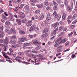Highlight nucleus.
<instances>
[{"label": "nucleus", "mask_w": 77, "mask_h": 77, "mask_svg": "<svg viewBox=\"0 0 77 77\" xmlns=\"http://www.w3.org/2000/svg\"><path fill=\"white\" fill-rule=\"evenodd\" d=\"M9 50H10V53H12L13 52V50L12 49L10 48L9 49Z\"/></svg>", "instance_id": "0e129e2a"}, {"label": "nucleus", "mask_w": 77, "mask_h": 77, "mask_svg": "<svg viewBox=\"0 0 77 77\" xmlns=\"http://www.w3.org/2000/svg\"><path fill=\"white\" fill-rule=\"evenodd\" d=\"M11 47L12 48H17V45H12Z\"/></svg>", "instance_id": "e433bc0d"}, {"label": "nucleus", "mask_w": 77, "mask_h": 77, "mask_svg": "<svg viewBox=\"0 0 77 77\" xmlns=\"http://www.w3.org/2000/svg\"><path fill=\"white\" fill-rule=\"evenodd\" d=\"M16 38H17V36L15 35H14L11 37V39H15Z\"/></svg>", "instance_id": "c85d7f7f"}, {"label": "nucleus", "mask_w": 77, "mask_h": 77, "mask_svg": "<svg viewBox=\"0 0 77 77\" xmlns=\"http://www.w3.org/2000/svg\"><path fill=\"white\" fill-rule=\"evenodd\" d=\"M48 2H47V1H45L44 2V5H45V6H47L48 5Z\"/></svg>", "instance_id": "cd10ccee"}, {"label": "nucleus", "mask_w": 77, "mask_h": 77, "mask_svg": "<svg viewBox=\"0 0 77 77\" xmlns=\"http://www.w3.org/2000/svg\"><path fill=\"white\" fill-rule=\"evenodd\" d=\"M67 22H68V24H70V23H71V21L70 20H69V19H68Z\"/></svg>", "instance_id": "338daca9"}, {"label": "nucleus", "mask_w": 77, "mask_h": 77, "mask_svg": "<svg viewBox=\"0 0 77 77\" xmlns=\"http://www.w3.org/2000/svg\"><path fill=\"white\" fill-rule=\"evenodd\" d=\"M44 16L43 15H41L39 16V18L40 20H42L44 18Z\"/></svg>", "instance_id": "a878e982"}, {"label": "nucleus", "mask_w": 77, "mask_h": 77, "mask_svg": "<svg viewBox=\"0 0 77 77\" xmlns=\"http://www.w3.org/2000/svg\"><path fill=\"white\" fill-rule=\"evenodd\" d=\"M32 57L33 59H35V58L36 57V55H35L34 54H32Z\"/></svg>", "instance_id": "09e8293b"}, {"label": "nucleus", "mask_w": 77, "mask_h": 77, "mask_svg": "<svg viewBox=\"0 0 77 77\" xmlns=\"http://www.w3.org/2000/svg\"><path fill=\"white\" fill-rule=\"evenodd\" d=\"M29 36L30 38H33V35H29Z\"/></svg>", "instance_id": "e2e57ef3"}, {"label": "nucleus", "mask_w": 77, "mask_h": 77, "mask_svg": "<svg viewBox=\"0 0 77 77\" xmlns=\"http://www.w3.org/2000/svg\"><path fill=\"white\" fill-rule=\"evenodd\" d=\"M62 50V49L60 48V49H58L57 51V52H60Z\"/></svg>", "instance_id": "69168bd1"}, {"label": "nucleus", "mask_w": 77, "mask_h": 77, "mask_svg": "<svg viewBox=\"0 0 77 77\" xmlns=\"http://www.w3.org/2000/svg\"><path fill=\"white\" fill-rule=\"evenodd\" d=\"M5 24L6 26H10L11 24V22L9 21H7L5 22Z\"/></svg>", "instance_id": "f3484780"}, {"label": "nucleus", "mask_w": 77, "mask_h": 77, "mask_svg": "<svg viewBox=\"0 0 77 77\" xmlns=\"http://www.w3.org/2000/svg\"><path fill=\"white\" fill-rule=\"evenodd\" d=\"M49 31V29L48 28H46L44 29V30L43 31V33H47V32H48Z\"/></svg>", "instance_id": "a211bd4d"}, {"label": "nucleus", "mask_w": 77, "mask_h": 77, "mask_svg": "<svg viewBox=\"0 0 77 77\" xmlns=\"http://www.w3.org/2000/svg\"><path fill=\"white\" fill-rule=\"evenodd\" d=\"M48 33H46L44 34H43L41 37L42 38H47L48 36Z\"/></svg>", "instance_id": "f8f14e48"}, {"label": "nucleus", "mask_w": 77, "mask_h": 77, "mask_svg": "<svg viewBox=\"0 0 77 77\" xmlns=\"http://www.w3.org/2000/svg\"><path fill=\"white\" fill-rule=\"evenodd\" d=\"M32 53H38V51H36L35 50H33L32 51Z\"/></svg>", "instance_id": "680f3d73"}, {"label": "nucleus", "mask_w": 77, "mask_h": 77, "mask_svg": "<svg viewBox=\"0 0 77 77\" xmlns=\"http://www.w3.org/2000/svg\"><path fill=\"white\" fill-rule=\"evenodd\" d=\"M46 10H50L51 9V8L49 6L47 7H46Z\"/></svg>", "instance_id": "a18cd8bd"}, {"label": "nucleus", "mask_w": 77, "mask_h": 77, "mask_svg": "<svg viewBox=\"0 0 77 77\" xmlns=\"http://www.w3.org/2000/svg\"><path fill=\"white\" fill-rule=\"evenodd\" d=\"M32 44L31 43H26L24 44V45L23 46V48L24 49L26 48H27V46H29Z\"/></svg>", "instance_id": "20e7f679"}, {"label": "nucleus", "mask_w": 77, "mask_h": 77, "mask_svg": "<svg viewBox=\"0 0 77 77\" xmlns=\"http://www.w3.org/2000/svg\"><path fill=\"white\" fill-rule=\"evenodd\" d=\"M60 44H59V42L58 43H57L56 44H55L54 45V46L55 47H57L58 46H59V45H60Z\"/></svg>", "instance_id": "58836bf2"}, {"label": "nucleus", "mask_w": 77, "mask_h": 77, "mask_svg": "<svg viewBox=\"0 0 77 77\" xmlns=\"http://www.w3.org/2000/svg\"><path fill=\"white\" fill-rule=\"evenodd\" d=\"M41 47L40 46H38L35 48V49H36V50H39Z\"/></svg>", "instance_id": "ea45409f"}, {"label": "nucleus", "mask_w": 77, "mask_h": 77, "mask_svg": "<svg viewBox=\"0 0 77 77\" xmlns=\"http://www.w3.org/2000/svg\"><path fill=\"white\" fill-rule=\"evenodd\" d=\"M7 47V45H4V51H7V48H6V47Z\"/></svg>", "instance_id": "c9c22d12"}, {"label": "nucleus", "mask_w": 77, "mask_h": 77, "mask_svg": "<svg viewBox=\"0 0 77 77\" xmlns=\"http://www.w3.org/2000/svg\"><path fill=\"white\" fill-rule=\"evenodd\" d=\"M64 5L66 6H68V1L67 0H65L64 2Z\"/></svg>", "instance_id": "bb28decb"}, {"label": "nucleus", "mask_w": 77, "mask_h": 77, "mask_svg": "<svg viewBox=\"0 0 77 77\" xmlns=\"http://www.w3.org/2000/svg\"><path fill=\"white\" fill-rule=\"evenodd\" d=\"M9 21H14V19L13 18H11L9 17L8 18Z\"/></svg>", "instance_id": "2f4dec72"}, {"label": "nucleus", "mask_w": 77, "mask_h": 77, "mask_svg": "<svg viewBox=\"0 0 77 77\" xmlns=\"http://www.w3.org/2000/svg\"><path fill=\"white\" fill-rule=\"evenodd\" d=\"M71 18H72V15H69L67 18V19H71Z\"/></svg>", "instance_id": "8fccbe9b"}, {"label": "nucleus", "mask_w": 77, "mask_h": 77, "mask_svg": "<svg viewBox=\"0 0 77 77\" xmlns=\"http://www.w3.org/2000/svg\"><path fill=\"white\" fill-rule=\"evenodd\" d=\"M77 20L76 19L72 23V24H75V23H77Z\"/></svg>", "instance_id": "de8ad7c7"}, {"label": "nucleus", "mask_w": 77, "mask_h": 77, "mask_svg": "<svg viewBox=\"0 0 77 77\" xmlns=\"http://www.w3.org/2000/svg\"><path fill=\"white\" fill-rule=\"evenodd\" d=\"M29 51H30L29 50L28 51H25V53H26V54H28V53H29Z\"/></svg>", "instance_id": "052dcab7"}, {"label": "nucleus", "mask_w": 77, "mask_h": 77, "mask_svg": "<svg viewBox=\"0 0 77 77\" xmlns=\"http://www.w3.org/2000/svg\"><path fill=\"white\" fill-rule=\"evenodd\" d=\"M5 31L6 32H7L8 34H11L12 33V30L11 31L10 30L6 29L5 30Z\"/></svg>", "instance_id": "6ab92c4d"}, {"label": "nucleus", "mask_w": 77, "mask_h": 77, "mask_svg": "<svg viewBox=\"0 0 77 77\" xmlns=\"http://www.w3.org/2000/svg\"><path fill=\"white\" fill-rule=\"evenodd\" d=\"M35 4H33V3H31L30 4V6H35Z\"/></svg>", "instance_id": "bf43d9fd"}, {"label": "nucleus", "mask_w": 77, "mask_h": 77, "mask_svg": "<svg viewBox=\"0 0 77 77\" xmlns=\"http://www.w3.org/2000/svg\"><path fill=\"white\" fill-rule=\"evenodd\" d=\"M0 33H2V34H4V32L3 30L0 29Z\"/></svg>", "instance_id": "5fc2aeb1"}, {"label": "nucleus", "mask_w": 77, "mask_h": 77, "mask_svg": "<svg viewBox=\"0 0 77 77\" xmlns=\"http://www.w3.org/2000/svg\"><path fill=\"white\" fill-rule=\"evenodd\" d=\"M66 14L65 13H64L63 14L62 17V20L64 21L65 19H66Z\"/></svg>", "instance_id": "1a4fd4ad"}, {"label": "nucleus", "mask_w": 77, "mask_h": 77, "mask_svg": "<svg viewBox=\"0 0 77 77\" xmlns=\"http://www.w3.org/2000/svg\"><path fill=\"white\" fill-rule=\"evenodd\" d=\"M66 41V38L63 39L61 41L59 42V44H61L65 43Z\"/></svg>", "instance_id": "9d476101"}, {"label": "nucleus", "mask_w": 77, "mask_h": 77, "mask_svg": "<svg viewBox=\"0 0 77 77\" xmlns=\"http://www.w3.org/2000/svg\"><path fill=\"white\" fill-rule=\"evenodd\" d=\"M23 6H24V4H22L20 5V7L18 6V7H16V9H17V8H18V9H21V8H23Z\"/></svg>", "instance_id": "aec40b11"}, {"label": "nucleus", "mask_w": 77, "mask_h": 77, "mask_svg": "<svg viewBox=\"0 0 77 77\" xmlns=\"http://www.w3.org/2000/svg\"><path fill=\"white\" fill-rule=\"evenodd\" d=\"M71 7L72 8L73 7V6H74V2H72L71 3Z\"/></svg>", "instance_id": "4d7b16f0"}, {"label": "nucleus", "mask_w": 77, "mask_h": 77, "mask_svg": "<svg viewBox=\"0 0 77 77\" xmlns=\"http://www.w3.org/2000/svg\"><path fill=\"white\" fill-rule=\"evenodd\" d=\"M77 17V14H75L72 17V20H75Z\"/></svg>", "instance_id": "412c9836"}, {"label": "nucleus", "mask_w": 77, "mask_h": 77, "mask_svg": "<svg viewBox=\"0 0 77 77\" xmlns=\"http://www.w3.org/2000/svg\"><path fill=\"white\" fill-rule=\"evenodd\" d=\"M52 2L55 6H58V4L56 2H55L54 1H53Z\"/></svg>", "instance_id": "79ce46f5"}, {"label": "nucleus", "mask_w": 77, "mask_h": 77, "mask_svg": "<svg viewBox=\"0 0 77 77\" xmlns=\"http://www.w3.org/2000/svg\"><path fill=\"white\" fill-rule=\"evenodd\" d=\"M24 9L26 11H28L29 9V7L27 5H26L24 8Z\"/></svg>", "instance_id": "dca6fc26"}, {"label": "nucleus", "mask_w": 77, "mask_h": 77, "mask_svg": "<svg viewBox=\"0 0 77 77\" xmlns=\"http://www.w3.org/2000/svg\"><path fill=\"white\" fill-rule=\"evenodd\" d=\"M32 42L33 44H39V45H40V44H41V42H39L38 40L37 39L33 40H32Z\"/></svg>", "instance_id": "7ed1b4c3"}, {"label": "nucleus", "mask_w": 77, "mask_h": 77, "mask_svg": "<svg viewBox=\"0 0 77 77\" xmlns=\"http://www.w3.org/2000/svg\"><path fill=\"white\" fill-rule=\"evenodd\" d=\"M56 30H54L53 31V33H51L52 35H54L56 33Z\"/></svg>", "instance_id": "a19ab883"}, {"label": "nucleus", "mask_w": 77, "mask_h": 77, "mask_svg": "<svg viewBox=\"0 0 77 77\" xmlns=\"http://www.w3.org/2000/svg\"><path fill=\"white\" fill-rule=\"evenodd\" d=\"M75 27V25H72L70 27L71 29H72Z\"/></svg>", "instance_id": "6e6d98bb"}, {"label": "nucleus", "mask_w": 77, "mask_h": 77, "mask_svg": "<svg viewBox=\"0 0 77 77\" xmlns=\"http://www.w3.org/2000/svg\"><path fill=\"white\" fill-rule=\"evenodd\" d=\"M35 12L36 14H39L40 12V11L39 10H36L35 11Z\"/></svg>", "instance_id": "49530a36"}, {"label": "nucleus", "mask_w": 77, "mask_h": 77, "mask_svg": "<svg viewBox=\"0 0 77 77\" xmlns=\"http://www.w3.org/2000/svg\"><path fill=\"white\" fill-rule=\"evenodd\" d=\"M30 2L34 3H36V0H30Z\"/></svg>", "instance_id": "72a5a7b5"}, {"label": "nucleus", "mask_w": 77, "mask_h": 77, "mask_svg": "<svg viewBox=\"0 0 77 77\" xmlns=\"http://www.w3.org/2000/svg\"><path fill=\"white\" fill-rule=\"evenodd\" d=\"M2 17L3 19L5 20H8V17L5 16L3 14H2Z\"/></svg>", "instance_id": "4be33fe9"}, {"label": "nucleus", "mask_w": 77, "mask_h": 77, "mask_svg": "<svg viewBox=\"0 0 77 77\" xmlns=\"http://www.w3.org/2000/svg\"><path fill=\"white\" fill-rule=\"evenodd\" d=\"M4 44L6 45L9 44V38L8 37H6L5 39H4Z\"/></svg>", "instance_id": "423d86ee"}, {"label": "nucleus", "mask_w": 77, "mask_h": 77, "mask_svg": "<svg viewBox=\"0 0 77 77\" xmlns=\"http://www.w3.org/2000/svg\"><path fill=\"white\" fill-rule=\"evenodd\" d=\"M53 15H55L54 17L55 18H57L58 21H59V20H60V18H61V15L59 14L58 15V14H57V12H56V11H54Z\"/></svg>", "instance_id": "f257e3e1"}, {"label": "nucleus", "mask_w": 77, "mask_h": 77, "mask_svg": "<svg viewBox=\"0 0 77 77\" xmlns=\"http://www.w3.org/2000/svg\"><path fill=\"white\" fill-rule=\"evenodd\" d=\"M41 58L37 59V62H40V61H41Z\"/></svg>", "instance_id": "864d4df0"}, {"label": "nucleus", "mask_w": 77, "mask_h": 77, "mask_svg": "<svg viewBox=\"0 0 77 77\" xmlns=\"http://www.w3.org/2000/svg\"><path fill=\"white\" fill-rule=\"evenodd\" d=\"M60 7L61 8H64V5L61 4L60 5Z\"/></svg>", "instance_id": "c03bdc74"}, {"label": "nucleus", "mask_w": 77, "mask_h": 77, "mask_svg": "<svg viewBox=\"0 0 77 77\" xmlns=\"http://www.w3.org/2000/svg\"><path fill=\"white\" fill-rule=\"evenodd\" d=\"M57 2L58 3H59V4H60V3H61V2H60V0H56Z\"/></svg>", "instance_id": "13d9d810"}, {"label": "nucleus", "mask_w": 77, "mask_h": 77, "mask_svg": "<svg viewBox=\"0 0 77 77\" xmlns=\"http://www.w3.org/2000/svg\"><path fill=\"white\" fill-rule=\"evenodd\" d=\"M67 8L69 12H71L72 11V8L69 6H68Z\"/></svg>", "instance_id": "b1692460"}, {"label": "nucleus", "mask_w": 77, "mask_h": 77, "mask_svg": "<svg viewBox=\"0 0 77 77\" xmlns=\"http://www.w3.org/2000/svg\"><path fill=\"white\" fill-rule=\"evenodd\" d=\"M21 21L22 23H23V24H25V23H26V20L25 19H23Z\"/></svg>", "instance_id": "473e14b6"}, {"label": "nucleus", "mask_w": 77, "mask_h": 77, "mask_svg": "<svg viewBox=\"0 0 77 77\" xmlns=\"http://www.w3.org/2000/svg\"><path fill=\"white\" fill-rule=\"evenodd\" d=\"M19 32L21 34H25V32L22 30L19 31Z\"/></svg>", "instance_id": "7c9ffc66"}, {"label": "nucleus", "mask_w": 77, "mask_h": 77, "mask_svg": "<svg viewBox=\"0 0 77 77\" xmlns=\"http://www.w3.org/2000/svg\"><path fill=\"white\" fill-rule=\"evenodd\" d=\"M54 10H57V7L56 6H55L53 8Z\"/></svg>", "instance_id": "603ef678"}, {"label": "nucleus", "mask_w": 77, "mask_h": 77, "mask_svg": "<svg viewBox=\"0 0 77 77\" xmlns=\"http://www.w3.org/2000/svg\"><path fill=\"white\" fill-rule=\"evenodd\" d=\"M24 13H20L19 15V17L21 19H23L25 17V15L24 14Z\"/></svg>", "instance_id": "0eeeda50"}, {"label": "nucleus", "mask_w": 77, "mask_h": 77, "mask_svg": "<svg viewBox=\"0 0 77 77\" xmlns=\"http://www.w3.org/2000/svg\"><path fill=\"white\" fill-rule=\"evenodd\" d=\"M69 44V42L67 41L65 44V46H67Z\"/></svg>", "instance_id": "4c0bfd02"}, {"label": "nucleus", "mask_w": 77, "mask_h": 77, "mask_svg": "<svg viewBox=\"0 0 77 77\" xmlns=\"http://www.w3.org/2000/svg\"><path fill=\"white\" fill-rule=\"evenodd\" d=\"M59 22H57L56 23H55V25L56 26H59Z\"/></svg>", "instance_id": "774afa93"}, {"label": "nucleus", "mask_w": 77, "mask_h": 77, "mask_svg": "<svg viewBox=\"0 0 77 77\" xmlns=\"http://www.w3.org/2000/svg\"><path fill=\"white\" fill-rule=\"evenodd\" d=\"M16 21L17 23H18V25H19L20 26L21 25V21H20V20L17 19L16 20Z\"/></svg>", "instance_id": "2eb2a0df"}, {"label": "nucleus", "mask_w": 77, "mask_h": 77, "mask_svg": "<svg viewBox=\"0 0 77 77\" xmlns=\"http://www.w3.org/2000/svg\"><path fill=\"white\" fill-rule=\"evenodd\" d=\"M38 30V28H37V27H36V25H33L31 26V28L29 30V32H31V31H34V30L37 31Z\"/></svg>", "instance_id": "f03ea898"}, {"label": "nucleus", "mask_w": 77, "mask_h": 77, "mask_svg": "<svg viewBox=\"0 0 77 77\" xmlns=\"http://www.w3.org/2000/svg\"><path fill=\"white\" fill-rule=\"evenodd\" d=\"M15 59L16 61H18V62H21V60H20L19 58H16Z\"/></svg>", "instance_id": "f704fd0d"}, {"label": "nucleus", "mask_w": 77, "mask_h": 77, "mask_svg": "<svg viewBox=\"0 0 77 77\" xmlns=\"http://www.w3.org/2000/svg\"><path fill=\"white\" fill-rule=\"evenodd\" d=\"M4 39H1L0 40V43H3V42L4 43Z\"/></svg>", "instance_id": "37998d69"}, {"label": "nucleus", "mask_w": 77, "mask_h": 77, "mask_svg": "<svg viewBox=\"0 0 77 77\" xmlns=\"http://www.w3.org/2000/svg\"><path fill=\"white\" fill-rule=\"evenodd\" d=\"M19 40L22 42H24L25 41H27V38L24 36H22V38H19Z\"/></svg>", "instance_id": "39448f33"}, {"label": "nucleus", "mask_w": 77, "mask_h": 77, "mask_svg": "<svg viewBox=\"0 0 77 77\" xmlns=\"http://www.w3.org/2000/svg\"><path fill=\"white\" fill-rule=\"evenodd\" d=\"M50 19H51L50 14H47V18H46L47 20H48V21H49V20H50Z\"/></svg>", "instance_id": "9b49d317"}, {"label": "nucleus", "mask_w": 77, "mask_h": 77, "mask_svg": "<svg viewBox=\"0 0 77 77\" xmlns=\"http://www.w3.org/2000/svg\"><path fill=\"white\" fill-rule=\"evenodd\" d=\"M32 25V21L30 20L28 21L26 23V25L28 27H30Z\"/></svg>", "instance_id": "6e6552de"}, {"label": "nucleus", "mask_w": 77, "mask_h": 77, "mask_svg": "<svg viewBox=\"0 0 77 77\" xmlns=\"http://www.w3.org/2000/svg\"><path fill=\"white\" fill-rule=\"evenodd\" d=\"M16 42L15 40H11L9 42V43L10 44H15Z\"/></svg>", "instance_id": "5701e85b"}, {"label": "nucleus", "mask_w": 77, "mask_h": 77, "mask_svg": "<svg viewBox=\"0 0 77 77\" xmlns=\"http://www.w3.org/2000/svg\"><path fill=\"white\" fill-rule=\"evenodd\" d=\"M0 37L1 38H3L4 37V35H3V34H0Z\"/></svg>", "instance_id": "3c124183"}, {"label": "nucleus", "mask_w": 77, "mask_h": 77, "mask_svg": "<svg viewBox=\"0 0 77 77\" xmlns=\"http://www.w3.org/2000/svg\"><path fill=\"white\" fill-rule=\"evenodd\" d=\"M11 33H12V34L14 35L16 34V31L14 29L12 28H11Z\"/></svg>", "instance_id": "4468645a"}, {"label": "nucleus", "mask_w": 77, "mask_h": 77, "mask_svg": "<svg viewBox=\"0 0 77 77\" xmlns=\"http://www.w3.org/2000/svg\"><path fill=\"white\" fill-rule=\"evenodd\" d=\"M17 54L20 56H23L24 54V53L23 52H19Z\"/></svg>", "instance_id": "393cba45"}, {"label": "nucleus", "mask_w": 77, "mask_h": 77, "mask_svg": "<svg viewBox=\"0 0 77 77\" xmlns=\"http://www.w3.org/2000/svg\"><path fill=\"white\" fill-rule=\"evenodd\" d=\"M74 33V32H72L71 33L69 34L68 35V36H69V37H70V36H71L72 35V34Z\"/></svg>", "instance_id": "c756f323"}, {"label": "nucleus", "mask_w": 77, "mask_h": 77, "mask_svg": "<svg viewBox=\"0 0 77 77\" xmlns=\"http://www.w3.org/2000/svg\"><path fill=\"white\" fill-rule=\"evenodd\" d=\"M37 6L38 8H42L44 6V4L41 3L40 5H37Z\"/></svg>", "instance_id": "ddd939ff"}]
</instances>
